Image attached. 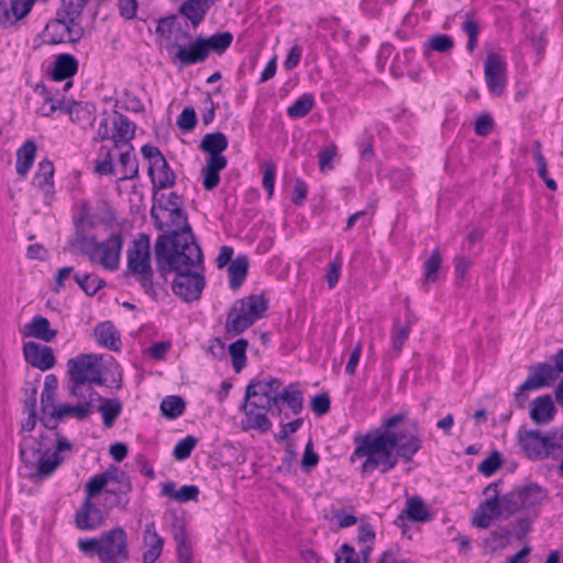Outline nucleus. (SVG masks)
Wrapping results in <instances>:
<instances>
[{"label":"nucleus","mask_w":563,"mask_h":563,"mask_svg":"<svg viewBox=\"0 0 563 563\" xmlns=\"http://www.w3.org/2000/svg\"><path fill=\"white\" fill-rule=\"evenodd\" d=\"M405 419L398 413L382 421V429L373 430L363 437L355 438V449L351 462L365 457L361 472L372 474L378 470L385 474L396 467L399 460L408 463L422 446L418 431H399L393 429Z\"/></svg>","instance_id":"1"},{"label":"nucleus","mask_w":563,"mask_h":563,"mask_svg":"<svg viewBox=\"0 0 563 563\" xmlns=\"http://www.w3.org/2000/svg\"><path fill=\"white\" fill-rule=\"evenodd\" d=\"M156 269L163 283L167 282L170 271L200 267L203 254L196 241L191 227L184 230H170L161 234L154 243Z\"/></svg>","instance_id":"2"},{"label":"nucleus","mask_w":563,"mask_h":563,"mask_svg":"<svg viewBox=\"0 0 563 563\" xmlns=\"http://www.w3.org/2000/svg\"><path fill=\"white\" fill-rule=\"evenodd\" d=\"M126 271L125 276L137 282L144 291L152 296H156L154 288V271L151 265V244L150 238L140 234L126 251Z\"/></svg>","instance_id":"3"},{"label":"nucleus","mask_w":563,"mask_h":563,"mask_svg":"<svg viewBox=\"0 0 563 563\" xmlns=\"http://www.w3.org/2000/svg\"><path fill=\"white\" fill-rule=\"evenodd\" d=\"M88 256L91 263L100 264L109 271H115L120 264L123 240L120 234H111L106 241L98 242L95 236L78 235L73 243Z\"/></svg>","instance_id":"4"},{"label":"nucleus","mask_w":563,"mask_h":563,"mask_svg":"<svg viewBox=\"0 0 563 563\" xmlns=\"http://www.w3.org/2000/svg\"><path fill=\"white\" fill-rule=\"evenodd\" d=\"M101 360V356L97 354H79L68 360L67 373L70 382V395L81 397L82 386L103 384Z\"/></svg>","instance_id":"5"},{"label":"nucleus","mask_w":563,"mask_h":563,"mask_svg":"<svg viewBox=\"0 0 563 563\" xmlns=\"http://www.w3.org/2000/svg\"><path fill=\"white\" fill-rule=\"evenodd\" d=\"M267 309L263 296L251 295L239 299L230 309L225 322L228 334L239 335L261 319Z\"/></svg>","instance_id":"6"},{"label":"nucleus","mask_w":563,"mask_h":563,"mask_svg":"<svg viewBox=\"0 0 563 563\" xmlns=\"http://www.w3.org/2000/svg\"><path fill=\"white\" fill-rule=\"evenodd\" d=\"M560 440H563V434L559 438L556 433H543L539 430L518 431L519 445L527 457L531 460H543L556 450H562ZM558 472L563 475V457Z\"/></svg>","instance_id":"7"},{"label":"nucleus","mask_w":563,"mask_h":563,"mask_svg":"<svg viewBox=\"0 0 563 563\" xmlns=\"http://www.w3.org/2000/svg\"><path fill=\"white\" fill-rule=\"evenodd\" d=\"M205 265L179 271H170L174 274L172 282L173 292L186 302L196 301L201 297L206 286L203 275Z\"/></svg>","instance_id":"8"},{"label":"nucleus","mask_w":563,"mask_h":563,"mask_svg":"<svg viewBox=\"0 0 563 563\" xmlns=\"http://www.w3.org/2000/svg\"><path fill=\"white\" fill-rule=\"evenodd\" d=\"M559 377L558 369L550 363H538L529 367L528 378L518 387L515 400L523 408L528 399L526 393L551 386Z\"/></svg>","instance_id":"9"},{"label":"nucleus","mask_w":563,"mask_h":563,"mask_svg":"<svg viewBox=\"0 0 563 563\" xmlns=\"http://www.w3.org/2000/svg\"><path fill=\"white\" fill-rule=\"evenodd\" d=\"M129 559L128 536L123 528L117 527L101 533V563H124Z\"/></svg>","instance_id":"10"},{"label":"nucleus","mask_w":563,"mask_h":563,"mask_svg":"<svg viewBox=\"0 0 563 563\" xmlns=\"http://www.w3.org/2000/svg\"><path fill=\"white\" fill-rule=\"evenodd\" d=\"M156 34L161 47H164L170 57L190 38L187 25L184 26L176 15L161 19L156 25Z\"/></svg>","instance_id":"11"},{"label":"nucleus","mask_w":563,"mask_h":563,"mask_svg":"<svg viewBox=\"0 0 563 563\" xmlns=\"http://www.w3.org/2000/svg\"><path fill=\"white\" fill-rule=\"evenodd\" d=\"M82 35L84 27L80 24H69L57 15L46 24L43 31L44 42L48 44L77 42Z\"/></svg>","instance_id":"12"},{"label":"nucleus","mask_w":563,"mask_h":563,"mask_svg":"<svg viewBox=\"0 0 563 563\" xmlns=\"http://www.w3.org/2000/svg\"><path fill=\"white\" fill-rule=\"evenodd\" d=\"M412 324H413V320H412L411 313H408L406 316L405 322H401L399 320V318H396L394 320L391 329H390L391 347L389 351L385 352V354H384V358L386 361H393L400 355V353L402 352L404 345L411 333Z\"/></svg>","instance_id":"13"},{"label":"nucleus","mask_w":563,"mask_h":563,"mask_svg":"<svg viewBox=\"0 0 563 563\" xmlns=\"http://www.w3.org/2000/svg\"><path fill=\"white\" fill-rule=\"evenodd\" d=\"M34 2L35 0H0V26L15 25L30 13Z\"/></svg>","instance_id":"14"},{"label":"nucleus","mask_w":563,"mask_h":563,"mask_svg":"<svg viewBox=\"0 0 563 563\" xmlns=\"http://www.w3.org/2000/svg\"><path fill=\"white\" fill-rule=\"evenodd\" d=\"M23 352L26 362L41 371H47L55 365V356L49 346L30 341L24 343Z\"/></svg>","instance_id":"15"},{"label":"nucleus","mask_w":563,"mask_h":563,"mask_svg":"<svg viewBox=\"0 0 563 563\" xmlns=\"http://www.w3.org/2000/svg\"><path fill=\"white\" fill-rule=\"evenodd\" d=\"M142 543L145 548L142 554V563H155L162 555L164 539L158 534L153 521L145 525Z\"/></svg>","instance_id":"16"},{"label":"nucleus","mask_w":563,"mask_h":563,"mask_svg":"<svg viewBox=\"0 0 563 563\" xmlns=\"http://www.w3.org/2000/svg\"><path fill=\"white\" fill-rule=\"evenodd\" d=\"M103 521L102 511L89 499H85L75 514V525L79 530H96Z\"/></svg>","instance_id":"17"},{"label":"nucleus","mask_w":563,"mask_h":563,"mask_svg":"<svg viewBox=\"0 0 563 563\" xmlns=\"http://www.w3.org/2000/svg\"><path fill=\"white\" fill-rule=\"evenodd\" d=\"M112 141L115 148L128 147L135 134V124L125 115L114 111L112 113Z\"/></svg>","instance_id":"18"},{"label":"nucleus","mask_w":563,"mask_h":563,"mask_svg":"<svg viewBox=\"0 0 563 563\" xmlns=\"http://www.w3.org/2000/svg\"><path fill=\"white\" fill-rule=\"evenodd\" d=\"M282 382L277 378L252 382L246 386V398L263 396L267 406L278 405Z\"/></svg>","instance_id":"19"},{"label":"nucleus","mask_w":563,"mask_h":563,"mask_svg":"<svg viewBox=\"0 0 563 563\" xmlns=\"http://www.w3.org/2000/svg\"><path fill=\"white\" fill-rule=\"evenodd\" d=\"M60 109L69 115L71 122L78 124L82 130L91 128L96 120V108L89 102L73 101Z\"/></svg>","instance_id":"20"},{"label":"nucleus","mask_w":563,"mask_h":563,"mask_svg":"<svg viewBox=\"0 0 563 563\" xmlns=\"http://www.w3.org/2000/svg\"><path fill=\"white\" fill-rule=\"evenodd\" d=\"M76 73H46L45 79L36 86L43 96L66 92L73 87L71 77Z\"/></svg>","instance_id":"21"},{"label":"nucleus","mask_w":563,"mask_h":563,"mask_svg":"<svg viewBox=\"0 0 563 563\" xmlns=\"http://www.w3.org/2000/svg\"><path fill=\"white\" fill-rule=\"evenodd\" d=\"M148 176L151 177L153 188L158 190L170 188L176 181V176L165 157L148 166Z\"/></svg>","instance_id":"22"},{"label":"nucleus","mask_w":563,"mask_h":563,"mask_svg":"<svg viewBox=\"0 0 563 563\" xmlns=\"http://www.w3.org/2000/svg\"><path fill=\"white\" fill-rule=\"evenodd\" d=\"M520 499L521 509L539 508L548 498V492L538 484L530 483L516 488Z\"/></svg>","instance_id":"23"},{"label":"nucleus","mask_w":563,"mask_h":563,"mask_svg":"<svg viewBox=\"0 0 563 563\" xmlns=\"http://www.w3.org/2000/svg\"><path fill=\"white\" fill-rule=\"evenodd\" d=\"M173 59L178 60L180 66H190L197 63H201L207 59L205 46L200 43L197 37L194 43L183 44L172 56Z\"/></svg>","instance_id":"24"},{"label":"nucleus","mask_w":563,"mask_h":563,"mask_svg":"<svg viewBox=\"0 0 563 563\" xmlns=\"http://www.w3.org/2000/svg\"><path fill=\"white\" fill-rule=\"evenodd\" d=\"M95 397L100 398V395L90 390L88 395V399L82 404L73 406V405H60L57 410L53 411V416L57 417V419H65L66 417H75L78 420L87 419L92 412V405L95 401Z\"/></svg>","instance_id":"25"},{"label":"nucleus","mask_w":563,"mask_h":563,"mask_svg":"<svg viewBox=\"0 0 563 563\" xmlns=\"http://www.w3.org/2000/svg\"><path fill=\"white\" fill-rule=\"evenodd\" d=\"M228 165L227 157L209 156L206 166L201 170L202 185L206 190L214 189L220 181V172Z\"/></svg>","instance_id":"26"},{"label":"nucleus","mask_w":563,"mask_h":563,"mask_svg":"<svg viewBox=\"0 0 563 563\" xmlns=\"http://www.w3.org/2000/svg\"><path fill=\"white\" fill-rule=\"evenodd\" d=\"M498 510V496L495 494L479 505L472 519L473 526L487 529L492 525L493 519L498 518L496 514L499 512Z\"/></svg>","instance_id":"27"},{"label":"nucleus","mask_w":563,"mask_h":563,"mask_svg":"<svg viewBox=\"0 0 563 563\" xmlns=\"http://www.w3.org/2000/svg\"><path fill=\"white\" fill-rule=\"evenodd\" d=\"M498 510V496L495 494L479 505L472 519L473 526L487 529L492 525L493 519L498 518L496 514L499 512Z\"/></svg>","instance_id":"28"},{"label":"nucleus","mask_w":563,"mask_h":563,"mask_svg":"<svg viewBox=\"0 0 563 563\" xmlns=\"http://www.w3.org/2000/svg\"><path fill=\"white\" fill-rule=\"evenodd\" d=\"M498 510V496L495 494L479 505L472 519L473 526L487 529L492 525L493 519L498 518L496 514L499 512Z\"/></svg>","instance_id":"29"},{"label":"nucleus","mask_w":563,"mask_h":563,"mask_svg":"<svg viewBox=\"0 0 563 563\" xmlns=\"http://www.w3.org/2000/svg\"><path fill=\"white\" fill-rule=\"evenodd\" d=\"M97 343L111 351H119L121 347L120 333L112 322L99 323L93 331Z\"/></svg>","instance_id":"30"},{"label":"nucleus","mask_w":563,"mask_h":563,"mask_svg":"<svg viewBox=\"0 0 563 563\" xmlns=\"http://www.w3.org/2000/svg\"><path fill=\"white\" fill-rule=\"evenodd\" d=\"M111 486L106 489V495H119L122 500L119 504H129V494L132 490V484L129 475L117 466H112Z\"/></svg>","instance_id":"31"},{"label":"nucleus","mask_w":563,"mask_h":563,"mask_svg":"<svg viewBox=\"0 0 563 563\" xmlns=\"http://www.w3.org/2000/svg\"><path fill=\"white\" fill-rule=\"evenodd\" d=\"M555 412V406L550 395L536 398L531 402L530 418L538 424L549 422Z\"/></svg>","instance_id":"32"},{"label":"nucleus","mask_w":563,"mask_h":563,"mask_svg":"<svg viewBox=\"0 0 563 563\" xmlns=\"http://www.w3.org/2000/svg\"><path fill=\"white\" fill-rule=\"evenodd\" d=\"M25 336H33L44 342H51L57 334L56 330L51 329L49 321L42 316H35L22 331Z\"/></svg>","instance_id":"33"},{"label":"nucleus","mask_w":563,"mask_h":563,"mask_svg":"<svg viewBox=\"0 0 563 563\" xmlns=\"http://www.w3.org/2000/svg\"><path fill=\"white\" fill-rule=\"evenodd\" d=\"M120 158H119V168L118 172L120 174L119 179H133L139 175V164L135 154L133 153V146L121 147L120 148Z\"/></svg>","instance_id":"34"},{"label":"nucleus","mask_w":563,"mask_h":563,"mask_svg":"<svg viewBox=\"0 0 563 563\" xmlns=\"http://www.w3.org/2000/svg\"><path fill=\"white\" fill-rule=\"evenodd\" d=\"M54 166L48 159H43L38 164V170L34 175L33 185L36 186L45 196L53 194L54 188Z\"/></svg>","instance_id":"35"},{"label":"nucleus","mask_w":563,"mask_h":563,"mask_svg":"<svg viewBox=\"0 0 563 563\" xmlns=\"http://www.w3.org/2000/svg\"><path fill=\"white\" fill-rule=\"evenodd\" d=\"M245 413V429H254L266 433L272 428V422L267 417L268 410L256 409L253 407H242Z\"/></svg>","instance_id":"36"},{"label":"nucleus","mask_w":563,"mask_h":563,"mask_svg":"<svg viewBox=\"0 0 563 563\" xmlns=\"http://www.w3.org/2000/svg\"><path fill=\"white\" fill-rule=\"evenodd\" d=\"M36 144L32 140H27L24 144L16 151V173L24 178L31 167L33 166L35 155H36Z\"/></svg>","instance_id":"37"},{"label":"nucleus","mask_w":563,"mask_h":563,"mask_svg":"<svg viewBox=\"0 0 563 563\" xmlns=\"http://www.w3.org/2000/svg\"><path fill=\"white\" fill-rule=\"evenodd\" d=\"M40 456L36 460V471L33 475L38 481L49 477L64 462V457L57 456V454L38 453Z\"/></svg>","instance_id":"38"},{"label":"nucleus","mask_w":563,"mask_h":563,"mask_svg":"<svg viewBox=\"0 0 563 563\" xmlns=\"http://www.w3.org/2000/svg\"><path fill=\"white\" fill-rule=\"evenodd\" d=\"M95 400L100 401L97 410L102 416L104 427L111 428L122 412V402L118 398H102L101 396L100 398L95 397Z\"/></svg>","instance_id":"39"},{"label":"nucleus","mask_w":563,"mask_h":563,"mask_svg":"<svg viewBox=\"0 0 563 563\" xmlns=\"http://www.w3.org/2000/svg\"><path fill=\"white\" fill-rule=\"evenodd\" d=\"M229 142L222 132L209 133L203 136L200 143V150L209 153L210 156L224 157L222 152L228 148Z\"/></svg>","instance_id":"40"},{"label":"nucleus","mask_w":563,"mask_h":563,"mask_svg":"<svg viewBox=\"0 0 563 563\" xmlns=\"http://www.w3.org/2000/svg\"><path fill=\"white\" fill-rule=\"evenodd\" d=\"M249 269V258L246 255H238L229 265V283L232 289L241 287L246 278Z\"/></svg>","instance_id":"41"},{"label":"nucleus","mask_w":563,"mask_h":563,"mask_svg":"<svg viewBox=\"0 0 563 563\" xmlns=\"http://www.w3.org/2000/svg\"><path fill=\"white\" fill-rule=\"evenodd\" d=\"M202 46H205V51L207 57L211 52L217 54L223 53L232 43L233 36L229 32L216 33L209 37L198 36Z\"/></svg>","instance_id":"42"},{"label":"nucleus","mask_w":563,"mask_h":563,"mask_svg":"<svg viewBox=\"0 0 563 563\" xmlns=\"http://www.w3.org/2000/svg\"><path fill=\"white\" fill-rule=\"evenodd\" d=\"M287 404L294 415H298L302 410L303 397L297 383L289 384L279 393L278 402Z\"/></svg>","instance_id":"43"},{"label":"nucleus","mask_w":563,"mask_h":563,"mask_svg":"<svg viewBox=\"0 0 563 563\" xmlns=\"http://www.w3.org/2000/svg\"><path fill=\"white\" fill-rule=\"evenodd\" d=\"M87 2L88 0H62L57 16L65 19L69 24H79L77 20Z\"/></svg>","instance_id":"44"},{"label":"nucleus","mask_w":563,"mask_h":563,"mask_svg":"<svg viewBox=\"0 0 563 563\" xmlns=\"http://www.w3.org/2000/svg\"><path fill=\"white\" fill-rule=\"evenodd\" d=\"M161 412L167 419H177L186 409V401L180 396H166L161 402Z\"/></svg>","instance_id":"45"},{"label":"nucleus","mask_w":563,"mask_h":563,"mask_svg":"<svg viewBox=\"0 0 563 563\" xmlns=\"http://www.w3.org/2000/svg\"><path fill=\"white\" fill-rule=\"evenodd\" d=\"M112 476V466H110L103 473L97 474L88 479L85 492L86 498L91 500L95 496L101 493L103 489H107V485L110 484Z\"/></svg>","instance_id":"46"},{"label":"nucleus","mask_w":563,"mask_h":563,"mask_svg":"<svg viewBox=\"0 0 563 563\" xmlns=\"http://www.w3.org/2000/svg\"><path fill=\"white\" fill-rule=\"evenodd\" d=\"M404 514L415 522H426L431 518L428 508L420 497L409 498Z\"/></svg>","instance_id":"47"},{"label":"nucleus","mask_w":563,"mask_h":563,"mask_svg":"<svg viewBox=\"0 0 563 563\" xmlns=\"http://www.w3.org/2000/svg\"><path fill=\"white\" fill-rule=\"evenodd\" d=\"M249 342L246 339H239L229 345V353L232 358V366L236 373H240L246 364V349Z\"/></svg>","instance_id":"48"},{"label":"nucleus","mask_w":563,"mask_h":563,"mask_svg":"<svg viewBox=\"0 0 563 563\" xmlns=\"http://www.w3.org/2000/svg\"><path fill=\"white\" fill-rule=\"evenodd\" d=\"M36 442L37 448H21V457L25 464H32L34 462L36 453H48L52 446L53 439L49 435L41 434Z\"/></svg>","instance_id":"49"},{"label":"nucleus","mask_w":563,"mask_h":563,"mask_svg":"<svg viewBox=\"0 0 563 563\" xmlns=\"http://www.w3.org/2000/svg\"><path fill=\"white\" fill-rule=\"evenodd\" d=\"M209 5L198 4L194 1H186L180 7V13L185 15L194 26H197L205 18Z\"/></svg>","instance_id":"50"},{"label":"nucleus","mask_w":563,"mask_h":563,"mask_svg":"<svg viewBox=\"0 0 563 563\" xmlns=\"http://www.w3.org/2000/svg\"><path fill=\"white\" fill-rule=\"evenodd\" d=\"M74 279L88 296H93L104 286V280L93 274H76Z\"/></svg>","instance_id":"51"},{"label":"nucleus","mask_w":563,"mask_h":563,"mask_svg":"<svg viewBox=\"0 0 563 563\" xmlns=\"http://www.w3.org/2000/svg\"><path fill=\"white\" fill-rule=\"evenodd\" d=\"M521 508L520 499L517 489H514L500 498L498 497V511L496 512L498 518L503 514H507L508 516L514 515Z\"/></svg>","instance_id":"52"},{"label":"nucleus","mask_w":563,"mask_h":563,"mask_svg":"<svg viewBox=\"0 0 563 563\" xmlns=\"http://www.w3.org/2000/svg\"><path fill=\"white\" fill-rule=\"evenodd\" d=\"M115 170L111 148L102 145L99 151V157L96 159L95 173L99 175H114Z\"/></svg>","instance_id":"53"},{"label":"nucleus","mask_w":563,"mask_h":563,"mask_svg":"<svg viewBox=\"0 0 563 563\" xmlns=\"http://www.w3.org/2000/svg\"><path fill=\"white\" fill-rule=\"evenodd\" d=\"M174 540L177 548V556L181 563H190L191 547L188 542L185 528L183 526L174 533Z\"/></svg>","instance_id":"54"},{"label":"nucleus","mask_w":563,"mask_h":563,"mask_svg":"<svg viewBox=\"0 0 563 563\" xmlns=\"http://www.w3.org/2000/svg\"><path fill=\"white\" fill-rule=\"evenodd\" d=\"M312 107L313 97L305 93L287 109V114L290 118H302L311 111Z\"/></svg>","instance_id":"55"},{"label":"nucleus","mask_w":563,"mask_h":563,"mask_svg":"<svg viewBox=\"0 0 563 563\" xmlns=\"http://www.w3.org/2000/svg\"><path fill=\"white\" fill-rule=\"evenodd\" d=\"M198 443V439L194 435H187L186 438L181 439L176 443L173 450V456L177 461H185L187 460L195 446Z\"/></svg>","instance_id":"56"},{"label":"nucleus","mask_w":563,"mask_h":563,"mask_svg":"<svg viewBox=\"0 0 563 563\" xmlns=\"http://www.w3.org/2000/svg\"><path fill=\"white\" fill-rule=\"evenodd\" d=\"M263 170V187L266 189L269 198L274 195V185L276 176V164L273 161H265L261 164Z\"/></svg>","instance_id":"57"},{"label":"nucleus","mask_w":563,"mask_h":563,"mask_svg":"<svg viewBox=\"0 0 563 563\" xmlns=\"http://www.w3.org/2000/svg\"><path fill=\"white\" fill-rule=\"evenodd\" d=\"M442 257L439 249H435L430 254L429 258L424 262L426 280L435 282L438 278V272L440 269Z\"/></svg>","instance_id":"58"},{"label":"nucleus","mask_w":563,"mask_h":563,"mask_svg":"<svg viewBox=\"0 0 563 563\" xmlns=\"http://www.w3.org/2000/svg\"><path fill=\"white\" fill-rule=\"evenodd\" d=\"M427 46L434 52L448 53L453 48V40L446 34H435L429 37Z\"/></svg>","instance_id":"59"},{"label":"nucleus","mask_w":563,"mask_h":563,"mask_svg":"<svg viewBox=\"0 0 563 563\" xmlns=\"http://www.w3.org/2000/svg\"><path fill=\"white\" fill-rule=\"evenodd\" d=\"M501 466V456L497 451L492 452L478 465V471L485 476H492Z\"/></svg>","instance_id":"60"},{"label":"nucleus","mask_w":563,"mask_h":563,"mask_svg":"<svg viewBox=\"0 0 563 563\" xmlns=\"http://www.w3.org/2000/svg\"><path fill=\"white\" fill-rule=\"evenodd\" d=\"M78 62L71 54L64 53L56 57L47 70H77Z\"/></svg>","instance_id":"61"},{"label":"nucleus","mask_w":563,"mask_h":563,"mask_svg":"<svg viewBox=\"0 0 563 563\" xmlns=\"http://www.w3.org/2000/svg\"><path fill=\"white\" fill-rule=\"evenodd\" d=\"M485 77L490 92L500 96L506 85V73H485Z\"/></svg>","instance_id":"62"},{"label":"nucleus","mask_w":563,"mask_h":563,"mask_svg":"<svg viewBox=\"0 0 563 563\" xmlns=\"http://www.w3.org/2000/svg\"><path fill=\"white\" fill-rule=\"evenodd\" d=\"M319 463V455L313 450L312 440H309L305 446V451L301 459V467L305 472H310Z\"/></svg>","instance_id":"63"},{"label":"nucleus","mask_w":563,"mask_h":563,"mask_svg":"<svg viewBox=\"0 0 563 563\" xmlns=\"http://www.w3.org/2000/svg\"><path fill=\"white\" fill-rule=\"evenodd\" d=\"M178 126L184 132L191 131L197 124V115L192 108H185L177 119Z\"/></svg>","instance_id":"64"}]
</instances>
